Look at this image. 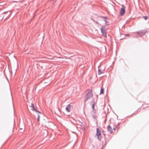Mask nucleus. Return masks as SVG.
<instances>
[{"instance_id": "nucleus-9", "label": "nucleus", "mask_w": 149, "mask_h": 149, "mask_svg": "<svg viewBox=\"0 0 149 149\" xmlns=\"http://www.w3.org/2000/svg\"><path fill=\"white\" fill-rule=\"evenodd\" d=\"M98 74H100L103 73V72L100 69H98Z\"/></svg>"}, {"instance_id": "nucleus-16", "label": "nucleus", "mask_w": 149, "mask_h": 149, "mask_svg": "<svg viewBox=\"0 0 149 149\" xmlns=\"http://www.w3.org/2000/svg\"><path fill=\"white\" fill-rule=\"evenodd\" d=\"M65 58H67V57H65Z\"/></svg>"}, {"instance_id": "nucleus-3", "label": "nucleus", "mask_w": 149, "mask_h": 149, "mask_svg": "<svg viewBox=\"0 0 149 149\" xmlns=\"http://www.w3.org/2000/svg\"><path fill=\"white\" fill-rule=\"evenodd\" d=\"M96 130H97V133L96 134V135L97 136L98 139H100L101 138V131L98 128H97Z\"/></svg>"}, {"instance_id": "nucleus-6", "label": "nucleus", "mask_w": 149, "mask_h": 149, "mask_svg": "<svg viewBox=\"0 0 149 149\" xmlns=\"http://www.w3.org/2000/svg\"><path fill=\"white\" fill-rule=\"evenodd\" d=\"M72 106L70 105H68L66 108L65 109L66 111L68 112L70 111V109L72 108Z\"/></svg>"}, {"instance_id": "nucleus-11", "label": "nucleus", "mask_w": 149, "mask_h": 149, "mask_svg": "<svg viewBox=\"0 0 149 149\" xmlns=\"http://www.w3.org/2000/svg\"><path fill=\"white\" fill-rule=\"evenodd\" d=\"M95 103L94 102H93L92 104V108L93 109H94V105H95Z\"/></svg>"}, {"instance_id": "nucleus-13", "label": "nucleus", "mask_w": 149, "mask_h": 149, "mask_svg": "<svg viewBox=\"0 0 149 149\" xmlns=\"http://www.w3.org/2000/svg\"><path fill=\"white\" fill-rule=\"evenodd\" d=\"M40 116L38 115V121L40 120Z\"/></svg>"}, {"instance_id": "nucleus-15", "label": "nucleus", "mask_w": 149, "mask_h": 149, "mask_svg": "<svg viewBox=\"0 0 149 149\" xmlns=\"http://www.w3.org/2000/svg\"><path fill=\"white\" fill-rule=\"evenodd\" d=\"M115 129H116L115 128L113 127V130L114 131H115Z\"/></svg>"}, {"instance_id": "nucleus-17", "label": "nucleus", "mask_w": 149, "mask_h": 149, "mask_svg": "<svg viewBox=\"0 0 149 149\" xmlns=\"http://www.w3.org/2000/svg\"><path fill=\"white\" fill-rule=\"evenodd\" d=\"M58 58H62L61 57H58Z\"/></svg>"}, {"instance_id": "nucleus-7", "label": "nucleus", "mask_w": 149, "mask_h": 149, "mask_svg": "<svg viewBox=\"0 0 149 149\" xmlns=\"http://www.w3.org/2000/svg\"><path fill=\"white\" fill-rule=\"evenodd\" d=\"M107 129L111 133L113 132V131L112 129V127L110 125H109L107 127Z\"/></svg>"}, {"instance_id": "nucleus-14", "label": "nucleus", "mask_w": 149, "mask_h": 149, "mask_svg": "<svg viewBox=\"0 0 149 149\" xmlns=\"http://www.w3.org/2000/svg\"><path fill=\"white\" fill-rule=\"evenodd\" d=\"M95 23H96V24H99V23L98 22H95Z\"/></svg>"}, {"instance_id": "nucleus-8", "label": "nucleus", "mask_w": 149, "mask_h": 149, "mask_svg": "<svg viewBox=\"0 0 149 149\" xmlns=\"http://www.w3.org/2000/svg\"><path fill=\"white\" fill-rule=\"evenodd\" d=\"M31 107L32 108L33 110L36 111V112H38V111L37 110L34 108V104H31Z\"/></svg>"}, {"instance_id": "nucleus-10", "label": "nucleus", "mask_w": 149, "mask_h": 149, "mask_svg": "<svg viewBox=\"0 0 149 149\" xmlns=\"http://www.w3.org/2000/svg\"><path fill=\"white\" fill-rule=\"evenodd\" d=\"M104 93V89L103 88H102L100 91V94H103Z\"/></svg>"}, {"instance_id": "nucleus-2", "label": "nucleus", "mask_w": 149, "mask_h": 149, "mask_svg": "<svg viewBox=\"0 0 149 149\" xmlns=\"http://www.w3.org/2000/svg\"><path fill=\"white\" fill-rule=\"evenodd\" d=\"M101 31L103 35L105 37H107V32L106 30L105 29L104 26L102 27L101 28Z\"/></svg>"}, {"instance_id": "nucleus-1", "label": "nucleus", "mask_w": 149, "mask_h": 149, "mask_svg": "<svg viewBox=\"0 0 149 149\" xmlns=\"http://www.w3.org/2000/svg\"><path fill=\"white\" fill-rule=\"evenodd\" d=\"M93 96V94L92 90H87L86 92V94L85 96V102L88 99L92 97Z\"/></svg>"}, {"instance_id": "nucleus-12", "label": "nucleus", "mask_w": 149, "mask_h": 149, "mask_svg": "<svg viewBox=\"0 0 149 149\" xmlns=\"http://www.w3.org/2000/svg\"><path fill=\"white\" fill-rule=\"evenodd\" d=\"M143 18L145 20H146L147 19V16H144Z\"/></svg>"}, {"instance_id": "nucleus-5", "label": "nucleus", "mask_w": 149, "mask_h": 149, "mask_svg": "<svg viewBox=\"0 0 149 149\" xmlns=\"http://www.w3.org/2000/svg\"><path fill=\"white\" fill-rule=\"evenodd\" d=\"M108 25L107 23V22L105 20L102 19L100 21V25Z\"/></svg>"}, {"instance_id": "nucleus-4", "label": "nucleus", "mask_w": 149, "mask_h": 149, "mask_svg": "<svg viewBox=\"0 0 149 149\" xmlns=\"http://www.w3.org/2000/svg\"><path fill=\"white\" fill-rule=\"evenodd\" d=\"M125 13V7L122 6V7L120 9V14L121 16L123 15Z\"/></svg>"}]
</instances>
